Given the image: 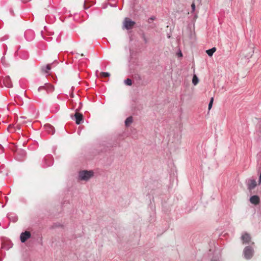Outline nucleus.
I'll return each instance as SVG.
<instances>
[{"mask_svg":"<svg viewBox=\"0 0 261 261\" xmlns=\"http://www.w3.org/2000/svg\"><path fill=\"white\" fill-rule=\"evenodd\" d=\"M143 40L145 43H147V42H148L147 39L146 38V37L144 36H143Z\"/></svg>","mask_w":261,"mask_h":261,"instance_id":"393cba45","label":"nucleus"},{"mask_svg":"<svg viewBox=\"0 0 261 261\" xmlns=\"http://www.w3.org/2000/svg\"><path fill=\"white\" fill-rule=\"evenodd\" d=\"M31 236V233L29 231H25L22 232L20 236V239L22 243H24Z\"/></svg>","mask_w":261,"mask_h":261,"instance_id":"423d86ee","label":"nucleus"},{"mask_svg":"<svg viewBox=\"0 0 261 261\" xmlns=\"http://www.w3.org/2000/svg\"><path fill=\"white\" fill-rule=\"evenodd\" d=\"M133 122V118L132 117H128L125 121V124L126 126L129 125Z\"/></svg>","mask_w":261,"mask_h":261,"instance_id":"f3484780","label":"nucleus"},{"mask_svg":"<svg viewBox=\"0 0 261 261\" xmlns=\"http://www.w3.org/2000/svg\"><path fill=\"white\" fill-rule=\"evenodd\" d=\"M241 238L243 243L245 244L249 243L251 239L250 236L247 233H244Z\"/></svg>","mask_w":261,"mask_h":261,"instance_id":"9b49d317","label":"nucleus"},{"mask_svg":"<svg viewBox=\"0 0 261 261\" xmlns=\"http://www.w3.org/2000/svg\"><path fill=\"white\" fill-rule=\"evenodd\" d=\"M19 152H20V153H21V154H22V155L23 156H25V152H24V151H23V150H20V151H19Z\"/></svg>","mask_w":261,"mask_h":261,"instance_id":"b1692460","label":"nucleus"},{"mask_svg":"<svg viewBox=\"0 0 261 261\" xmlns=\"http://www.w3.org/2000/svg\"><path fill=\"white\" fill-rule=\"evenodd\" d=\"M243 254H244V257L246 259H250L252 257V256H253V250L250 246L246 247L244 248V251H243Z\"/></svg>","mask_w":261,"mask_h":261,"instance_id":"f03ea898","label":"nucleus"},{"mask_svg":"<svg viewBox=\"0 0 261 261\" xmlns=\"http://www.w3.org/2000/svg\"><path fill=\"white\" fill-rule=\"evenodd\" d=\"M124 84L127 86H131L132 85V81L130 79H127L124 81Z\"/></svg>","mask_w":261,"mask_h":261,"instance_id":"6ab92c4d","label":"nucleus"},{"mask_svg":"<svg viewBox=\"0 0 261 261\" xmlns=\"http://www.w3.org/2000/svg\"><path fill=\"white\" fill-rule=\"evenodd\" d=\"M74 120L77 124H80L83 121V114L78 113L77 110H76V112L74 114Z\"/></svg>","mask_w":261,"mask_h":261,"instance_id":"39448f33","label":"nucleus"},{"mask_svg":"<svg viewBox=\"0 0 261 261\" xmlns=\"http://www.w3.org/2000/svg\"><path fill=\"white\" fill-rule=\"evenodd\" d=\"M44 127L45 131L48 134L53 135L55 132V128L49 124L44 125Z\"/></svg>","mask_w":261,"mask_h":261,"instance_id":"1a4fd4ad","label":"nucleus"},{"mask_svg":"<svg viewBox=\"0 0 261 261\" xmlns=\"http://www.w3.org/2000/svg\"><path fill=\"white\" fill-rule=\"evenodd\" d=\"M54 159L51 155H46L44 158V164L43 165V167L46 168L50 166L53 164Z\"/></svg>","mask_w":261,"mask_h":261,"instance_id":"20e7f679","label":"nucleus"},{"mask_svg":"<svg viewBox=\"0 0 261 261\" xmlns=\"http://www.w3.org/2000/svg\"><path fill=\"white\" fill-rule=\"evenodd\" d=\"M212 261H217V260H215L214 259H213Z\"/></svg>","mask_w":261,"mask_h":261,"instance_id":"c85d7f7f","label":"nucleus"},{"mask_svg":"<svg viewBox=\"0 0 261 261\" xmlns=\"http://www.w3.org/2000/svg\"><path fill=\"white\" fill-rule=\"evenodd\" d=\"M24 37L28 41H31L34 38V32L32 30H27L24 32Z\"/></svg>","mask_w":261,"mask_h":261,"instance_id":"0eeeda50","label":"nucleus"},{"mask_svg":"<svg viewBox=\"0 0 261 261\" xmlns=\"http://www.w3.org/2000/svg\"><path fill=\"white\" fill-rule=\"evenodd\" d=\"M198 83H199V79H198L197 76L195 73H194L193 76L192 78V84L194 86H196V85H197V84Z\"/></svg>","mask_w":261,"mask_h":261,"instance_id":"2eb2a0df","label":"nucleus"},{"mask_svg":"<svg viewBox=\"0 0 261 261\" xmlns=\"http://www.w3.org/2000/svg\"><path fill=\"white\" fill-rule=\"evenodd\" d=\"M135 24V22L131 20L128 18H125L123 22L124 27L127 29H131Z\"/></svg>","mask_w":261,"mask_h":261,"instance_id":"7ed1b4c3","label":"nucleus"},{"mask_svg":"<svg viewBox=\"0 0 261 261\" xmlns=\"http://www.w3.org/2000/svg\"><path fill=\"white\" fill-rule=\"evenodd\" d=\"M192 9L193 11H195V5L194 3H193L191 5Z\"/></svg>","mask_w":261,"mask_h":261,"instance_id":"5701e85b","label":"nucleus"},{"mask_svg":"<svg viewBox=\"0 0 261 261\" xmlns=\"http://www.w3.org/2000/svg\"><path fill=\"white\" fill-rule=\"evenodd\" d=\"M3 82L5 86L8 88H11L12 87V83L9 76H6L4 78Z\"/></svg>","mask_w":261,"mask_h":261,"instance_id":"9d476101","label":"nucleus"},{"mask_svg":"<svg viewBox=\"0 0 261 261\" xmlns=\"http://www.w3.org/2000/svg\"><path fill=\"white\" fill-rule=\"evenodd\" d=\"M248 189L250 190L253 189L256 186V182L253 179H249L247 181Z\"/></svg>","mask_w":261,"mask_h":261,"instance_id":"6e6552de","label":"nucleus"},{"mask_svg":"<svg viewBox=\"0 0 261 261\" xmlns=\"http://www.w3.org/2000/svg\"><path fill=\"white\" fill-rule=\"evenodd\" d=\"M46 88H48L46 90L47 91H52L54 90V88H53V87L51 85H48L46 86L45 87H44V86H41V87H40L38 88V90L40 91L41 90H43V89H46Z\"/></svg>","mask_w":261,"mask_h":261,"instance_id":"4468645a","label":"nucleus"},{"mask_svg":"<svg viewBox=\"0 0 261 261\" xmlns=\"http://www.w3.org/2000/svg\"><path fill=\"white\" fill-rule=\"evenodd\" d=\"M179 56H182V53H181V51H180L178 54Z\"/></svg>","mask_w":261,"mask_h":261,"instance_id":"bb28decb","label":"nucleus"},{"mask_svg":"<svg viewBox=\"0 0 261 261\" xmlns=\"http://www.w3.org/2000/svg\"><path fill=\"white\" fill-rule=\"evenodd\" d=\"M216 48L215 47H213L210 49L207 50L206 52L209 56H212V55L216 51Z\"/></svg>","mask_w":261,"mask_h":261,"instance_id":"dca6fc26","label":"nucleus"},{"mask_svg":"<svg viewBox=\"0 0 261 261\" xmlns=\"http://www.w3.org/2000/svg\"><path fill=\"white\" fill-rule=\"evenodd\" d=\"M59 64V62L57 61V60H55L54 61V62L52 63L51 64L48 63V64H46V65L49 66V65H51V64Z\"/></svg>","mask_w":261,"mask_h":261,"instance_id":"412c9836","label":"nucleus"},{"mask_svg":"<svg viewBox=\"0 0 261 261\" xmlns=\"http://www.w3.org/2000/svg\"><path fill=\"white\" fill-rule=\"evenodd\" d=\"M250 201L251 203L256 205L259 202V198L258 196L253 195L250 198Z\"/></svg>","mask_w":261,"mask_h":261,"instance_id":"f8f14e48","label":"nucleus"},{"mask_svg":"<svg viewBox=\"0 0 261 261\" xmlns=\"http://www.w3.org/2000/svg\"><path fill=\"white\" fill-rule=\"evenodd\" d=\"M155 19V17H153V16H152L151 17H150L149 19H148V22L149 23H150L152 21L154 20Z\"/></svg>","mask_w":261,"mask_h":261,"instance_id":"4be33fe9","label":"nucleus"},{"mask_svg":"<svg viewBox=\"0 0 261 261\" xmlns=\"http://www.w3.org/2000/svg\"><path fill=\"white\" fill-rule=\"evenodd\" d=\"M50 69V66H43L41 68V71L45 74L49 75Z\"/></svg>","mask_w":261,"mask_h":261,"instance_id":"ddd939ff","label":"nucleus"},{"mask_svg":"<svg viewBox=\"0 0 261 261\" xmlns=\"http://www.w3.org/2000/svg\"><path fill=\"white\" fill-rule=\"evenodd\" d=\"M18 160L20 161L22 159H18Z\"/></svg>","mask_w":261,"mask_h":261,"instance_id":"7c9ffc66","label":"nucleus"},{"mask_svg":"<svg viewBox=\"0 0 261 261\" xmlns=\"http://www.w3.org/2000/svg\"><path fill=\"white\" fill-rule=\"evenodd\" d=\"M111 6H112V7H116V6L114 5H111Z\"/></svg>","mask_w":261,"mask_h":261,"instance_id":"cd10ccee","label":"nucleus"},{"mask_svg":"<svg viewBox=\"0 0 261 261\" xmlns=\"http://www.w3.org/2000/svg\"><path fill=\"white\" fill-rule=\"evenodd\" d=\"M259 182H261V173L260 174L259 178Z\"/></svg>","mask_w":261,"mask_h":261,"instance_id":"a878e982","label":"nucleus"},{"mask_svg":"<svg viewBox=\"0 0 261 261\" xmlns=\"http://www.w3.org/2000/svg\"><path fill=\"white\" fill-rule=\"evenodd\" d=\"M93 175L92 171L84 170L80 172L79 178L81 180H88Z\"/></svg>","mask_w":261,"mask_h":261,"instance_id":"f257e3e1","label":"nucleus"},{"mask_svg":"<svg viewBox=\"0 0 261 261\" xmlns=\"http://www.w3.org/2000/svg\"><path fill=\"white\" fill-rule=\"evenodd\" d=\"M193 72H195V68H193Z\"/></svg>","mask_w":261,"mask_h":261,"instance_id":"c756f323","label":"nucleus"},{"mask_svg":"<svg viewBox=\"0 0 261 261\" xmlns=\"http://www.w3.org/2000/svg\"><path fill=\"white\" fill-rule=\"evenodd\" d=\"M213 100H214V98L212 97L211 99V100L209 102V104H208V110H210L212 108L213 103Z\"/></svg>","mask_w":261,"mask_h":261,"instance_id":"aec40b11","label":"nucleus"},{"mask_svg":"<svg viewBox=\"0 0 261 261\" xmlns=\"http://www.w3.org/2000/svg\"><path fill=\"white\" fill-rule=\"evenodd\" d=\"M100 76L102 77H107L110 76V73L107 72H101L99 73Z\"/></svg>","mask_w":261,"mask_h":261,"instance_id":"a211bd4d","label":"nucleus"}]
</instances>
